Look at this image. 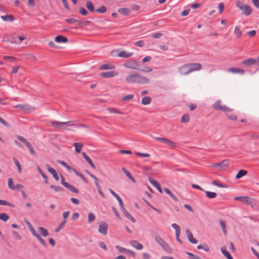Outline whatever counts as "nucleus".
<instances>
[{
    "instance_id": "nucleus-1",
    "label": "nucleus",
    "mask_w": 259,
    "mask_h": 259,
    "mask_svg": "<svg viewBox=\"0 0 259 259\" xmlns=\"http://www.w3.org/2000/svg\"><path fill=\"white\" fill-rule=\"evenodd\" d=\"M128 83H137L140 84H146L150 82L149 79L143 76H141L138 73H131L127 75L125 78Z\"/></svg>"
},
{
    "instance_id": "nucleus-2",
    "label": "nucleus",
    "mask_w": 259,
    "mask_h": 259,
    "mask_svg": "<svg viewBox=\"0 0 259 259\" xmlns=\"http://www.w3.org/2000/svg\"><path fill=\"white\" fill-rule=\"evenodd\" d=\"M236 6L241 11L242 13L245 16H248L252 13L251 8L242 2L238 1Z\"/></svg>"
},
{
    "instance_id": "nucleus-3",
    "label": "nucleus",
    "mask_w": 259,
    "mask_h": 259,
    "mask_svg": "<svg viewBox=\"0 0 259 259\" xmlns=\"http://www.w3.org/2000/svg\"><path fill=\"white\" fill-rule=\"evenodd\" d=\"M234 200L240 201L242 203L247 205H249L252 207L255 205V200L246 196H236L234 198Z\"/></svg>"
},
{
    "instance_id": "nucleus-4",
    "label": "nucleus",
    "mask_w": 259,
    "mask_h": 259,
    "mask_svg": "<svg viewBox=\"0 0 259 259\" xmlns=\"http://www.w3.org/2000/svg\"><path fill=\"white\" fill-rule=\"evenodd\" d=\"M213 108L214 110L218 111H222L224 112L231 111L232 109L227 107L226 105H223L221 104V101L220 100H218L213 105Z\"/></svg>"
},
{
    "instance_id": "nucleus-5",
    "label": "nucleus",
    "mask_w": 259,
    "mask_h": 259,
    "mask_svg": "<svg viewBox=\"0 0 259 259\" xmlns=\"http://www.w3.org/2000/svg\"><path fill=\"white\" fill-rule=\"evenodd\" d=\"M123 65L127 68H131L133 69L139 70V63L138 61L135 60L128 61L124 63Z\"/></svg>"
},
{
    "instance_id": "nucleus-6",
    "label": "nucleus",
    "mask_w": 259,
    "mask_h": 259,
    "mask_svg": "<svg viewBox=\"0 0 259 259\" xmlns=\"http://www.w3.org/2000/svg\"><path fill=\"white\" fill-rule=\"evenodd\" d=\"M154 139L157 141H161V142L167 144L171 148H175L177 146V144L175 142L170 141L166 138L156 137Z\"/></svg>"
},
{
    "instance_id": "nucleus-7",
    "label": "nucleus",
    "mask_w": 259,
    "mask_h": 259,
    "mask_svg": "<svg viewBox=\"0 0 259 259\" xmlns=\"http://www.w3.org/2000/svg\"><path fill=\"white\" fill-rule=\"evenodd\" d=\"M52 125L56 129L61 130L64 129L65 130H68V128L65 126L64 124V122H59L56 121H53L51 122Z\"/></svg>"
},
{
    "instance_id": "nucleus-8",
    "label": "nucleus",
    "mask_w": 259,
    "mask_h": 259,
    "mask_svg": "<svg viewBox=\"0 0 259 259\" xmlns=\"http://www.w3.org/2000/svg\"><path fill=\"white\" fill-rule=\"evenodd\" d=\"M14 108L18 109L21 111H24L25 112H29L31 110V107L29 105L26 104H18L14 106Z\"/></svg>"
},
{
    "instance_id": "nucleus-9",
    "label": "nucleus",
    "mask_w": 259,
    "mask_h": 259,
    "mask_svg": "<svg viewBox=\"0 0 259 259\" xmlns=\"http://www.w3.org/2000/svg\"><path fill=\"white\" fill-rule=\"evenodd\" d=\"M171 227L176 231V237L177 240L180 243H182V240L180 238L181 234V228L180 226L178 225L177 224L174 223L171 224Z\"/></svg>"
},
{
    "instance_id": "nucleus-10",
    "label": "nucleus",
    "mask_w": 259,
    "mask_h": 259,
    "mask_svg": "<svg viewBox=\"0 0 259 259\" xmlns=\"http://www.w3.org/2000/svg\"><path fill=\"white\" fill-rule=\"evenodd\" d=\"M118 73L114 71H107L101 73L99 75L104 78H111L118 75Z\"/></svg>"
},
{
    "instance_id": "nucleus-11",
    "label": "nucleus",
    "mask_w": 259,
    "mask_h": 259,
    "mask_svg": "<svg viewBox=\"0 0 259 259\" xmlns=\"http://www.w3.org/2000/svg\"><path fill=\"white\" fill-rule=\"evenodd\" d=\"M178 70L179 73L182 75H187L191 72L188 64H184L180 67Z\"/></svg>"
},
{
    "instance_id": "nucleus-12",
    "label": "nucleus",
    "mask_w": 259,
    "mask_h": 259,
    "mask_svg": "<svg viewBox=\"0 0 259 259\" xmlns=\"http://www.w3.org/2000/svg\"><path fill=\"white\" fill-rule=\"evenodd\" d=\"M190 72L200 70L202 68V65L198 63L188 64Z\"/></svg>"
},
{
    "instance_id": "nucleus-13",
    "label": "nucleus",
    "mask_w": 259,
    "mask_h": 259,
    "mask_svg": "<svg viewBox=\"0 0 259 259\" xmlns=\"http://www.w3.org/2000/svg\"><path fill=\"white\" fill-rule=\"evenodd\" d=\"M229 164V160L228 159H225L223 160L220 163L214 164L212 165L213 167H219L220 169L223 170L226 167H227Z\"/></svg>"
},
{
    "instance_id": "nucleus-14",
    "label": "nucleus",
    "mask_w": 259,
    "mask_h": 259,
    "mask_svg": "<svg viewBox=\"0 0 259 259\" xmlns=\"http://www.w3.org/2000/svg\"><path fill=\"white\" fill-rule=\"evenodd\" d=\"M108 225L104 222L101 224L99 226V232L103 235H106L107 233Z\"/></svg>"
},
{
    "instance_id": "nucleus-15",
    "label": "nucleus",
    "mask_w": 259,
    "mask_h": 259,
    "mask_svg": "<svg viewBox=\"0 0 259 259\" xmlns=\"http://www.w3.org/2000/svg\"><path fill=\"white\" fill-rule=\"evenodd\" d=\"M256 60L253 58H249L243 61L241 64L244 66L248 67L251 66L256 63Z\"/></svg>"
},
{
    "instance_id": "nucleus-16",
    "label": "nucleus",
    "mask_w": 259,
    "mask_h": 259,
    "mask_svg": "<svg viewBox=\"0 0 259 259\" xmlns=\"http://www.w3.org/2000/svg\"><path fill=\"white\" fill-rule=\"evenodd\" d=\"M186 233L187 234V236L189 241L191 243L193 244H196L198 242L197 240L194 238H193L192 233L189 229L186 230Z\"/></svg>"
},
{
    "instance_id": "nucleus-17",
    "label": "nucleus",
    "mask_w": 259,
    "mask_h": 259,
    "mask_svg": "<svg viewBox=\"0 0 259 259\" xmlns=\"http://www.w3.org/2000/svg\"><path fill=\"white\" fill-rule=\"evenodd\" d=\"M228 71L232 73H240L241 74H244L245 73V70L244 69L234 67L229 68L228 69Z\"/></svg>"
},
{
    "instance_id": "nucleus-18",
    "label": "nucleus",
    "mask_w": 259,
    "mask_h": 259,
    "mask_svg": "<svg viewBox=\"0 0 259 259\" xmlns=\"http://www.w3.org/2000/svg\"><path fill=\"white\" fill-rule=\"evenodd\" d=\"M130 244L138 250H141L143 248L142 244L136 240L131 241Z\"/></svg>"
},
{
    "instance_id": "nucleus-19",
    "label": "nucleus",
    "mask_w": 259,
    "mask_h": 259,
    "mask_svg": "<svg viewBox=\"0 0 259 259\" xmlns=\"http://www.w3.org/2000/svg\"><path fill=\"white\" fill-rule=\"evenodd\" d=\"M115 68V66L111 63L108 64H104L101 65L100 66V70H108V69H113Z\"/></svg>"
},
{
    "instance_id": "nucleus-20",
    "label": "nucleus",
    "mask_w": 259,
    "mask_h": 259,
    "mask_svg": "<svg viewBox=\"0 0 259 259\" xmlns=\"http://www.w3.org/2000/svg\"><path fill=\"white\" fill-rule=\"evenodd\" d=\"M149 182L154 187L157 189V190L160 193H162V190L157 181L154 180L152 179H149Z\"/></svg>"
},
{
    "instance_id": "nucleus-21",
    "label": "nucleus",
    "mask_w": 259,
    "mask_h": 259,
    "mask_svg": "<svg viewBox=\"0 0 259 259\" xmlns=\"http://www.w3.org/2000/svg\"><path fill=\"white\" fill-rule=\"evenodd\" d=\"M121 211L124 214V215L130 220H131L133 223H135L136 222L135 219L132 216V215L128 212L125 208H123Z\"/></svg>"
},
{
    "instance_id": "nucleus-22",
    "label": "nucleus",
    "mask_w": 259,
    "mask_h": 259,
    "mask_svg": "<svg viewBox=\"0 0 259 259\" xmlns=\"http://www.w3.org/2000/svg\"><path fill=\"white\" fill-rule=\"evenodd\" d=\"M83 158L85 159V160L89 163V164L93 168H96V166L94 163L93 162L92 159L86 154L85 152H82V153Z\"/></svg>"
},
{
    "instance_id": "nucleus-23",
    "label": "nucleus",
    "mask_w": 259,
    "mask_h": 259,
    "mask_svg": "<svg viewBox=\"0 0 259 259\" xmlns=\"http://www.w3.org/2000/svg\"><path fill=\"white\" fill-rule=\"evenodd\" d=\"M37 230L44 237H47L49 235L48 230L42 227H38L37 228Z\"/></svg>"
},
{
    "instance_id": "nucleus-24",
    "label": "nucleus",
    "mask_w": 259,
    "mask_h": 259,
    "mask_svg": "<svg viewBox=\"0 0 259 259\" xmlns=\"http://www.w3.org/2000/svg\"><path fill=\"white\" fill-rule=\"evenodd\" d=\"M221 251L222 253L225 256L227 259H233L232 256L230 253L227 250L226 247L223 246L221 248Z\"/></svg>"
},
{
    "instance_id": "nucleus-25",
    "label": "nucleus",
    "mask_w": 259,
    "mask_h": 259,
    "mask_svg": "<svg viewBox=\"0 0 259 259\" xmlns=\"http://www.w3.org/2000/svg\"><path fill=\"white\" fill-rule=\"evenodd\" d=\"M121 170L130 180H131L134 183L136 182L135 179L132 177L128 170H127L124 167H122Z\"/></svg>"
},
{
    "instance_id": "nucleus-26",
    "label": "nucleus",
    "mask_w": 259,
    "mask_h": 259,
    "mask_svg": "<svg viewBox=\"0 0 259 259\" xmlns=\"http://www.w3.org/2000/svg\"><path fill=\"white\" fill-rule=\"evenodd\" d=\"M55 40L57 42H66L68 40L67 37L63 35L57 36L55 37Z\"/></svg>"
},
{
    "instance_id": "nucleus-27",
    "label": "nucleus",
    "mask_w": 259,
    "mask_h": 259,
    "mask_svg": "<svg viewBox=\"0 0 259 259\" xmlns=\"http://www.w3.org/2000/svg\"><path fill=\"white\" fill-rule=\"evenodd\" d=\"M133 55V53H127L126 51H123L118 54V57L122 58H128Z\"/></svg>"
},
{
    "instance_id": "nucleus-28",
    "label": "nucleus",
    "mask_w": 259,
    "mask_h": 259,
    "mask_svg": "<svg viewBox=\"0 0 259 259\" xmlns=\"http://www.w3.org/2000/svg\"><path fill=\"white\" fill-rule=\"evenodd\" d=\"M1 18L5 21L12 22L14 20V17L11 15H7L5 16H1Z\"/></svg>"
},
{
    "instance_id": "nucleus-29",
    "label": "nucleus",
    "mask_w": 259,
    "mask_h": 259,
    "mask_svg": "<svg viewBox=\"0 0 259 259\" xmlns=\"http://www.w3.org/2000/svg\"><path fill=\"white\" fill-rule=\"evenodd\" d=\"M234 33L236 38H239L241 37L242 35V31L239 26H236L235 27Z\"/></svg>"
},
{
    "instance_id": "nucleus-30",
    "label": "nucleus",
    "mask_w": 259,
    "mask_h": 259,
    "mask_svg": "<svg viewBox=\"0 0 259 259\" xmlns=\"http://www.w3.org/2000/svg\"><path fill=\"white\" fill-rule=\"evenodd\" d=\"M247 171L244 169L240 170L236 175V179H239L246 175Z\"/></svg>"
},
{
    "instance_id": "nucleus-31",
    "label": "nucleus",
    "mask_w": 259,
    "mask_h": 259,
    "mask_svg": "<svg viewBox=\"0 0 259 259\" xmlns=\"http://www.w3.org/2000/svg\"><path fill=\"white\" fill-rule=\"evenodd\" d=\"M65 22L69 24H74L77 22L79 23H81V21L79 19L75 18L67 19L65 20Z\"/></svg>"
},
{
    "instance_id": "nucleus-32",
    "label": "nucleus",
    "mask_w": 259,
    "mask_h": 259,
    "mask_svg": "<svg viewBox=\"0 0 259 259\" xmlns=\"http://www.w3.org/2000/svg\"><path fill=\"white\" fill-rule=\"evenodd\" d=\"M73 146L75 147V152L77 153L80 152L81 148L83 146L82 144L79 143H74Z\"/></svg>"
},
{
    "instance_id": "nucleus-33",
    "label": "nucleus",
    "mask_w": 259,
    "mask_h": 259,
    "mask_svg": "<svg viewBox=\"0 0 259 259\" xmlns=\"http://www.w3.org/2000/svg\"><path fill=\"white\" fill-rule=\"evenodd\" d=\"M118 12L121 14L127 16L131 13V10L127 8H121L118 10Z\"/></svg>"
},
{
    "instance_id": "nucleus-34",
    "label": "nucleus",
    "mask_w": 259,
    "mask_h": 259,
    "mask_svg": "<svg viewBox=\"0 0 259 259\" xmlns=\"http://www.w3.org/2000/svg\"><path fill=\"white\" fill-rule=\"evenodd\" d=\"M155 240L157 243L160 245L161 246H162V245H164L165 243H166L161 237H160L159 236H156Z\"/></svg>"
},
{
    "instance_id": "nucleus-35",
    "label": "nucleus",
    "mask_w": 259,
    "mask_h": 259,
    "mask_svg": "<svg viewBox=\"0 0 259 259\" xmlns=\"http://www.w3.org/2000/svg\"><path fill=\"white\" fill-rule=\"evenodd\" d=\"M164 191L168 195H169L171 198L175 201H178L177 198L171 193V192L167 188H164Z\"/></svg>"
},
{
    "instance_id": "nucleus-36",
    "label": "nucleus",
    "mask_w": 259,
    "mask_h": 259,
    "mask_svg": "<svg viewBox=\"0 0 259 259\" xmlns=\"http://www.w3.org/2000/svg\"><path fill=\"white\" fill-rule=\"evenodd\" d=\"M204 192L206 195V196L208 198H210V199L215 198L217 195V194L215 192H210V191H204Z\"/></svg>"
},
{
    "instance_id": "nucleus-37",
    "label": "nucleus",
    "mask_w": 259,
    "mask_h": 259,
    "mask_svg": "<svg viewBox=\"0 0 259 259\" xmlns=\"http://www.w3.org/2000/svg\"><path fill=\"white\" fill-rule=\"evenodd\" d=\"M151 102V98L148 96L144 97L142 100V104L145 105L149 104Z\"/></svg>"
},
{
    "instance_id": "nucleus-38",
    "label": "nucleus",
    "mask_w": 259,
    "mask_h": 259,
    "mask_svg": "<svg viewBox=\"0 0 259 259\" xmlns=\"http://www.w3.org/2000/svg\"><path fill=\"white\" fill-rule=\"evenodd\" d=\"M37 169L40 175L42 176V177L45 180V182L46 184H48V177L45 174V173L42 171L39 166L37 167Z\"/></svg>"
},
{
    "instance_id": "nucleus-39",
    "label": "nucleus",
    "mask_w": 259,
    "mask_h": 259,
    "mask_svg": "<svg viewBox=\"0 0 259 259\" xmlns=\"http://www.w3.org/2000/svg\"><path fill=\"white\" fill-rule=\"evenodd\" d=\"M86 7L87 9L91 12H93L95 11L94 7L91 1H88L86 3Z\"/></svg>"
},
{
    "instance_id": "nucleus-40",
    "label": "nucleus",
    "mask_w": 259,
    "mask_h": 259,
    "mask_svg": "<svg viewBox=\"0 0 259 259\" xmlns=\"http://www.w3.org/2000/svg\"><path fill=\"white\" fill-rule=\"evenodd\" d=\"M66 221L64 220L63 221H62L61 222L59 226L55 229V232L56 233L59 232L60 231V230L63 228V227L66 224Z\"/></svg>"
},
{
    "instance_id": "nucleus-41",
    "label": "nucleus",
    "mask_w": 259,
    "mask_h": 259,
    "mask_svg": "<svg viewBox=\"0 0 259 259\" xmlns=\"http://www.w3.org/2000/svg\"><path fill=\"white\" fill-rule=\"evenodd\" d=\"M162 248L166 252L168 253H172V249L168 245V244L167 243H165L164 245H162L161 246Z\"/></svg>"
},
{
    "instance_id": "nucleus-42",
    "label": "nucleus",
    "mask_w": 259,
    "mask_h": 259,
    "mask_svg": "<svg viewBox=\"0 0 259 259\" xmlns=\"http://www.w3.org/2000/svg\"><path fill=\"white\" fill-rule=\"evenodd\" d=\"M220 225L221 226V228L223 230V232L225 235L227 234V230H226V226L225 222L224 220H221L220 221Z\"/></svg>"
},
{
    "instance_id": "nucleus-43",
    "label": "nucleus",
    "mask_w": 259,
    "mask_h": 259,
    "mask_svg": "<svg viewBox=\"0 0 259 259\" xmlns=\"http://www.w3.org/2000/svg\"><path fill=\"white\" fill-rule=\"evenodd\" d=\"M66 188L68 189V190H69L70 191H71L73 193H78V192H79V191L77 188H76L75 187H74L73 186H72L70 184H69L67 186Z\"/></svg>"
},
{
    "instance_id": "nucleus-44",
    "label": "nucleus",
    "mask_w": 259,
    "mask_h": 259,
    "mask_svg": "<svg viewBox=\"0 0 259 259\" xmlns=\"http://www.w3.org/2000/svg\"><path fill=\"white\" fill-rule=\"evenodd\" d=\"M9 219V216L6 213H0V220L4 222H7Z\"/></svg>"
},
{
    "instance_id": "nucleus-45",
    "label": "nucleus",
    "mask_w": 259,
    "mask_h": 259,
    "mask_svg": "<svg viewBox=\"0 0 259 259\" xmlns=\"http://www.w3.org/2000/svg\"><path fill=\"white\" fill-rule=\"evenodd\" d=\"M50 187L55 192H62L63 191V189L61 187L59 186L51 185Z\"/></svg>"
},
{
    "instance_id": "nucleus-46",
    "label": "nucleus",
    "mask_w": 259,
    "mask_h": 259,
    "mask_svg": "<svg viewBox=\"0 0 259 259\" xmlns=\"http://www.w3.org/2000/svg\"><path fill=\"white\" fill-rule=\"evenodd\" d=\"M26 58L27 60L31 61H35L36 60V57L32 54H27L25 55Z\"/></svg>"
},
{
    "instance_id": "nucleus-47",
    "label": "nucleus",
    "mask_w": 259,
    "mask_h": 259,
    "mask_svg": "<svg viewBox=\"0 0 259 259\" xmlns=\"http://www.w3.org/2000/svg\"><path fill=\"white\" fill-rule=\"evenodd\" d=\"M13 160L18 168L19 173L20 174L22 171V168L19 162L15 157H13Z\"/></svg>"
},
{
    "instance_id": "nucleus-48",
    "label": "nucleus",
    "mask_w": 259,
    "mask_h": 259,
    "mask_svg": "<svg viewBox=\"0 0 259 259\" xmlns=\"http://www.w3.org/2000/svg\"><path fill=\"white\" fill-rule=\"evenodd\" d=\"M190 120V117L188 114H184L181 118V121L182 123L188 122Z\"/></svg>"
},
{
    "instance_id": "nucleus-49",
    "label": "nucleus",
    "mask_w": 259,
    "mask_h": 259,
    "mask_svg": "<svg viewBox=\"0 0 259 259\" xmlns=\"http://www.w3.org/2000/svg\"><path fill=\"white\" fill-rule=\"evenodd\" d=\"M212 184L214 186H216L220 188H225L226 187V186L224 184L219 182V181L217 180H213L212 182Z\"/></svg>"
},
{
    "instance_id": "nucleus-50",
    "label": "nucleus",
    "mask_w": 259,
    "mask_h": 259,
    "mask_svg": "<svg viewBox=\"0 0 259 259\" xmlns=\"http://www.w3.org/2000/svg\"><path fill=\"white\" fill-rule=\"evenodd\" d=\"M72 171L75 172L77 176H79L85 183H88L87 179L84 176L81 174L79 173L75 168H72Z\"/></svg>"
},
{
    "instance_id": "nucleus-51",
    "label": "nucleus",
    "mask_w": 259,
    "mask_h": 259,
    "mask_svg": "<svg viewBox=\"0 0 259 259\" xmlns=\"http://www.w3.org/2000/svg\"><path fill=\"white\" fill-rule=\"evenodd\" d=\"M96 219L95 215L92 212H90L88 214V222L91 223L95 221Z\"/></svg>"
},
{
    "instance_id": "nucleus-52",
    "label": "nucleus",
    "mask_w": 259,
    "mask_h": 259,
    "mask_svg": "<svg viewBox=\"0 0 259 259\" xmlns=\"http://www.w3.org/2000/svg\"><path fill=\"white\" fill-rule=\"evenodd\" d=\"M8 41L11 44H19V42L18 41V39L14 36H10L8 38Z\"/></svg>"
},
{
    "instance_id": "nucleus-53",
    "label": "nucleus",
    "mask_w": 259,
    "mask_h": 259,
    "mask_svg": "<svg viewBox=\"0 0 259 259\" xmlns=\"http://www.w3.org/2000/svg\"><path fill=\"white\" fill-rule=\"evenodd\" d=\"M108 110L111 113H117L122 114L123 113L113 108H108Z\"/></svg>"
},
{
    "instance_id": "nucleus-54",
    "label": "nucleus",
    "mask_w": 259,
    "mask_h": 259,
    "mask_svg": "<svg viewBox=\"0 0 259 259\" xmlns=\"http://www.w3.org/2000/svg\"><path fill=\"white\" fill-rule=\"evenodd\" d=\"M134 96L133 94L128 95L124 96L122 98L121 100L124 101H130V100H132L134 98Z\"/></svg>"
},
{
    "instance_id": "nucleus-55",
    "label": "nucleus",
    "mask_w": 259,
    "mask_h": 259,
    "mask_svg": "<svg viewBox=\"0 0 259 259\" xmlns=\"http://www.w3.org/2000/svg\"><path fill=\"white\" fill-rule=\"evenodd\" d=\"M17 139L19 141H20L22 142L23 143H24L26 146H28L30 144V143L29 142H28L23 137H22L21 136H18L17 137Z\"/></svg>"
},
{
    "instance_id": "nucleus-56",
    "label": "nucleus",
    "mask_w": 259,
    "mask_h": 259,
    "mask_svg": "<svg viewBox=\"0 0 259 259\" xmlns=\"http://www.w3.org/2000/svg\"><path fill=\"white\" fill-rule=\"evenodd\" d=\"M0 205H5V206H9L11 207H14V205L11 204V203L9 202L8 201H7L4 200H1L0 199Z\"/></svg>"
},
{
    "instance_id": "nucleus-57",
    "label": "nucleus",
    "mask_w": 259,
    "mask_h": 259,
    "mask_svg": "<svg viewBox=\"0 0 259 259\" xmlns=\"http://www.w3.org/2000/svg\"><path fill=\"white\" fill-rule=\"evenodd\" d=\"M8 186L10 189L13 190L14 188V185L13 179L12 178H9L8 180Z\"/></svg>"
},
{
    "instance_id": "nucleus-58",
    "label": "nucleus",
    "mask_w": 259,
    "mask_h": 259,
    "mask_svg": "<svg viewBox=\"0 0 259 259\" xmlns=\"http://www.w3.org/2000/svg\"><path fill=\"white\" fill-rule=\"evenodd\" d=\"M197 249H202L204 250L206 252H208L209 250V248L208 246L206 245H204V246L202 245H199L197 246Z\"/></svg>"
},
{
    "instance_id": "nucleus-59",
    "label": "nucleus",
    "mask_w": 259,
    "mask_h": 259,
    "mask_svg": "<svg viewBox=\"0 0 259 259\" xmlns=\"http://www.w3.org/2000/svg\"><path fill=\"white\" fill-rule=\"evenodd\" d=\"M187 254L191 259H201L199 256L192 253L187 252Z\"/></svg>"
},
{
    "instance_id": "nucleus-60",
    "label": "nucleus",
    "mask_w": 259,
    "mask_h": 259,
    "mask_svg": "<svg viewBox=\"0 0 259 259\" xmlns=\"http://www.w3.org/2000/svg\"><path fill=\"white\" fill-rule=\"evenodd\" d=\"M107 9L105 6H101L96 10V12L99 13H104L106 11Z\"/></svg>"
},
{
    "instance_id": "nucleus-61",
    "label": "nucleus",
    "mask_w": 259,
    "mask_h": 259,
    "mask_svg": "<svg viewBox=\"0 0 259 259\" xmlns=\"http://www.w3.org/2000/svg\"><path fill=\"white\" fill-rule=\"evenodd\" d=\"M53 176V177L54 178V179L56 180V181H58L59 180V176L56 172V171L54 169L53 170H52L51 172H50Z\"/></svg>"
},
{
    "instance_id": "nucleus-62",
    "label": "nucleus",
    "mask_w": 259,
    "mask_h": 259,
    "mask_svg": "<svg viewBox=\"0 0 259 259\" xmlns=\"http://www.w3.org/2000/svg\"><path fill=\"white\" fill-rule=\"evenodd\" d=\"M61 183L62 185H63L65 188L69 184L68 183L65 182V178L63 176H61Z\"/></svg>"
},
{
    "instance_id": "nucleus-63",
    "label": "nucleus",
    "mask_w": 259,
    "mask_h": 259,
    "mask_svg": "<svg viewBox=\"0 0 259 259\" xmlns=\"http://www.w3.org/2000/svg\"><path fill=\"white\" fill-rule=\"evenodd\" d=\"M99 246L102 249H103L104 250L106 251L107 250V246L105 243L103 241H100L98 243Z\"/></svg>"
},
{
    "instance_id": "nucleus-64",
    "label": "nucleus",
    "mask_w": 259,
    "mask_h": 259,
    "mask_svg": "<svg viewBox=\"0 0 259 259\" xmlns=\"http://www.w3.org/2000/svg\"><path fill=\"white\" fill-rule=\"evenodd\" d=\"M79 13L83 16H86L88 14V12L86 10L83 8L80 7L79 10Z\"/></svg>"
}]
</instances>
